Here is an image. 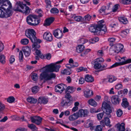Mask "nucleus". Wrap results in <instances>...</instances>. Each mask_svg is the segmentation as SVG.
Masks as SVG:
<instances>
[{"label": "nucleus", "mask_w": 131, "mask_h": 131, "mask_svg": "<svg viewBox=\"0 0 131 131\" xmlns=\"http://www.w3.org/2000/svg\"><path fill=\"white\" fill-rule=\"evenodd\" d=\"M25 36L30 40L33 43L32 46L34 47L40 48V43L41 40L36 37V33L35 30L32 29H29L25 31Z\"/></svg>", "instance_id": "f257e3e1"}, {"label": "nucleus", "mask_w": 131, "mask_h": 131, "mask_svg": "<svg viewBox=\"0 0 131 131\" xmlns=\"http://www.w3.org/2000/svg\"><path fill=\"white\" fill-rule=\"evenodd\" d=\"M26 22L30 26H36L39 24L40 20L38 16L35 15H29L26 18Z\"/></svg>", "instance_id": "f03ea898"}, {"label": "nucleus", "mask_w": 131, "mask_h": 131, "mask_svg": "<svg viewBox=\"0 0 131 131\" xmlns=\"http://www.w3.org/2000/svg\"><path fill=\"white\" fill-rule=\"evenodd\" d=\"M89 113L88 110H87L81 109L76 113L70 116L69 117L70 121H74L77 119L79 117H84L86 116Z\"/></svg>", "instance_id": "7ed1b4c3"}, {"label": "nucleus", "mask_w": 131, "mask_h": 131, "mask_svg": "<svg viewBox=\"0 0 131 131\" xmlns=\"http://www.w3.org/2000/svg\"><path fill=\"white\" fill-rule=\"evenodd\" d=\"M47 72L46 71H43L40 74V78L41 80H44L46 81L51 80L55 79L56 77L55 73L53 72Z\"/></svg>", "instance_id": "20e7f679"}, {"label": "nucleus", "mask_w": 131, "mask_h": 131, "mask_svg": "<svg viewBox=\"0 0 131 131\" xmlns=\"http://www.w3.org/2000/svg\"><path fill=\"white\" fill-rule=\"evenodd\" d=\"M98 27L96 24H92L89 27V29L90 31L94 33L95 35H101L104 34L106 33L105 29L103 30H101L99 29Z\"/></svg>", "instance_id": "39448f33"}, {"label": "nucleus", "mask_w": 131, "mask_h": 131, "mask_svg": "<svg viewBox=\"0 0 131 131\" xmlns=\"http://www.w3.org/2000/svg\"><path fill=\"white\" fill-rule=\"evenodd\" d=\"M61 67L60 65H57L53 63H51L45 67V70L44 71L49 72H57Z\"/></svg>", "instance_id": "423d86ee"}, {"label": "nucleus", "mask_w": 131, "mask_h": 131, "mask_svg": "<svg viewBox=\"0 0 131 131\" xmlns=\"http://www.w3.org/2000/svg\"><path fill=\"white\" fill-rule=\"evenodd\" d=\"M26 6V4H24L23 2L18 1L16 3L15 6L13 8V10L15 12H20L24 9Z\"/></svg>", "instance_id": "0eeeda50"}, {"label": "nucleus", "mask_w": 131, "mask_h": 131, "mask_svg": "<svg viewBox=\"0 0 131 131\" xmlns=\"http://www.w3.org/2000/svg\"><path fill=\"white\" fill-rule=\"evenodd\" d=\"M104 61V60L102 58H99L95 59L93 63L94 68L96 69H99Z\"/></svg>", "instance_id": "6e6552de"}, {"label": "nucleus", "mask_w": 131, "mask_h": 131, "mask_svg": "<svg viewBox=\"0 0 131 131\" xmlns=\"http://www.w3.org/2000/svg\"><path fill=\"white\" fill-rule=\"evenodd\" d=\"M10 8L8 7L4 10L5 13L3 11V10H1V14L0 15V17L2 18H7L11 16L12 14L13 13L12 10L10 9Z\"/></svg>", "instance_id": "1a4fd4ad"}, {"label": "nucleus", "mask_w": 131, "mask_h": 131, "mask_svg": "<svg viewBox=\"0 0 131 131\" xmlns=\"http://www.w3.org/2000/svg\"><path fill=\"white\" fill-rule=\"evenodd\" d=\"M1 4L2 5L0 6V10H5L8 7L9 8L12 7V4L9 0H2Z\"/></svg>", "instance_id": "9d476101"}, {"label": "nucleus", "mask_w": 131, "mask_h": 131, "mask_svg": "<svg viewBox=\"0 0 131 131\" xmlns=\"http://www.w3.org/2000/svg\"><path fill=\"white\" fill-rule=\"evenodd\" d=\"M102 107V108H104L105 110V113L108 115L109 117H111L110 114L112 112V110L110 105L105 102L104 101L103 102Z\"/></svg>", "instance_id": "9b49d317"}, {"label": "nucleus", "mask_w": 131, "mask_h": 131, "mask_svg": "<svg viewBox=\"0 0 131 131\" xmlns=\"http://www.w3.org/2000/svg\"><path fill=\"white\" fill-rule=\"evenodd\" d=\"M67 87V85L63 83L57 84L54 87L55 92L61 94L63 91L65 90Z\"/></svg>", "instance_id": "f8f14e48"}, {"label": "nucleus", "mask_w": 131, "mask_h": 131, "mask_svg": "<svg viewBox=\"0 0 131 131\" xmlns=\"http://www.w3.org/2000/svg\"><path fill=\"white\" fill-rule=\"evenodd\" d=\"M121 59L122 60V61H121L119 62L115 63L113 64V65L112 66V67L116 65H116L117 66H118L123 65L131 63V59H126V57H122Z\"/></svg>", "instance_id": "ddd939ff"}, {"label": "nucleus", "mask_w": 131, "mask_h": 131, "mask_svg": "<svg viewBox=\"0 0 131 131\" xmlns=\"http://www.w3.org/2000/svg\"><path fill=\"white\" fill-rule=\"evenodd\" d=\"M110 119L107 117L104 118V119H102L100 122V124L103 127H105V125L109 127H111L112 125L110 124Z\"/></svg>", "instance_id": "4468645a"}, {"label": "nucleus", "mask_w": 131, "mask_h": 131, "mask_svg": "<svg viewBox=\"0 0 131 131\" xmlns=\"http://www.w3.org/2000/svg\"><path fill=\"white\" fill-rule=\"evenodd\" d=\"M31 122L36 124L37 125H39L41 122L42 118L39 116H33L30 118Z\"/></svg>", "instance_id": "2eb2a0df"}, {"label": "nucleus", "mask_w": 131, "mask_h": 131, "mask_svg": "<svg viewBox=\"0 0 131 131\" xmlns=\"http://www.w3.org/2000/svg\"><path fill=\"white\" fill-rule=\"evenodd\" d=\"M113 48L116 51V52L118 53L119 52H122L124 48L123 45L122 44L118 43L115 44L113 46Z\"/></svg>", "instance_id": "dca6fc26"}, {"label": "nucleus", "mask_w": 131, "mask_h": 131, "mask_svg": "<svg viewBox=\"0 0 131 131\" xmlns=\"http://www.w3.org/2000/svg\"><path fill=\"white\" fill-rule=\"evenodd\" d=\"M111 100L112 103L116 105L118 104L121 101L119 96L117 95L113 96L111 98Z\"/></svg>", "instance_id": "f3484780"}, {"label": "nucleus", "mask_w": 131, "mask_h": 131, "mask_svg": "<svg viewBox=\"0 0 131 131\" xmlns=\"http://www.w3.org/2000/svg\"><path fill=\"white\" fill-rule=\"evenodd\" d=\"M43 38L44 40L49 42L53 40L52 36L51 33L48 32H45L43 35Z\"/></svg>", "instance_id": "a211bd4d"}, {"label": "nucleus", "mask_w": 131, "mask_h": 131, "mask_svg": "<svg viewBox=\"0 0 131 131\" xmlns=\"http://www.w3.org/2000/svg\"><path fill=\"white\" fill-rule=\"evenodd\" d=\"M53 34L55 37L60 39L62 37L63 34L61 30L57 29L53 31Z\"/></svg>", "instance_id": "6ab92c4d"}, {"label": "nucleus", "mask_w": 131, "mask_h": 131, "mask_svg": "<svg viewBox=\"0 0 131 131\" xmlns=\"http://www.w3.org/2000/svg\"><path fill=\"white\" fill-rule=\"evenodd\" d=\"M22 50L26 57H28L31 52V48L28 46L24 47L22 48Z\"/></svg>", "instance_id": "aec40b11"}, {"label": "nucleus", "mask_w": 131, "mask_h": 131, "mask_svg": "<svg viewBox=\"0 0 131 131\" xmlns=\"http://www.w3.org/2000/svg\"><path fill=\"white\" fill-rule=\"evenodd\" d=\"M84 96L86 98L91 97L93 95V91L88 89L83 91Z\"/></svg>", "instance_id": "412c9836"}, {"label": "nucleus", "mask_w": 131, "mask_h": 131, "mask_svg": "<svg viewBox=\"0 0 131 131\" xmlns=\"http://www.w3.org/2000/svg\"><path fill=\"white\" fill-rule=\"evenodd\" d=\"M54 20V18L53 17L46 19L43 24V25L46 27L50 26L53 22Z\"/></svg>", "instance_id": "4be33fe9"}, {"label": "nucleus", "mask_w": 131, "mask_h": 131, "mask_svg": "<svg viewBox=\"0 0 131 131\" xmlns=\"http://www.w3.org/2000/svg\"><path fill=\"white\" fill-rule=\"evenodd\" d=\"M104 22V21L103 20H101L98 22L97 25L99 26L98 28L99 29L101 30H103V29H105L106 30V32H107V28L105 24H103Z\"/></svg>", "instance_id": "5701e85b"}, {"label": "nucleus", "mask_w": 131, "mask_h": 131, "mask_svg": "<svg viewBox=\"0 0 131 131\" xmlns=\"http://www.w3.org/2000/svg\"><path fill=\"white\" fill-rule=\"evenodd\" d=\"M116 128L117 131H125V124L124 123H122L121 124L118 123L116 124L115 126Z\"/></svg>", "instance_id": "b1692460"}, {"label": "nucleus", "mask_w": 131, "mask_h": 131, "mask_svg": "<svg viewBox=\"0 0 131 131\" xmlns=\"http://www.w3.org/2000/svg\"><path fill=\"white\" fill-rule=\"evenodd\" d=\"M85 80L86 82L91 83L94 81L93 77L89 74L86 75L84 77Z\"/></svg>", "instance_id": "393cba45"}, {"label": "nucleus", "mask_w": 131, "mask_h": 131, "mask_svg": "<svg viewBox=\"0 0 131 131\" xmlns=\"http://www.w3.org/2000/svg\"><path fill=\"white\" fill-rule=\"evenodd\" d=\"M113 64L109 67H107V65L106 63H105L104 65H101V67L99 69L100 71H102L107 69H111L117 67L116 65L112 67Z\"/></svg>", "instance_id": "a878e982"}, {"label": "nucleus", "mask_w": 131, "mask_h": 131, "mask_svg": "<svg viewBox=\"0 0 131 131\" xmlns=\"http://www.w3.org/2000/svg\"><path fill=\"white\" fill-rule=\"evenodd\" d=\"M38 101L39 103L40 104H46L48 102V100L47 99H46L44 97H42L40 96L38 98Z\"/></svg>", "instance_id": "bb28decb"}, {"label": "nucleus", "mask_w": 131, "mask_h": 131, "mask_svg": "<svg viewBox=\"0 0 131 131\" xmlns=\"http://www.w3.org/2000/svg\"><path fill=\"white\" fill-rule=\"evenodd\" d=\"M84 127L87 128H90L91 130H93L94 127L93 123L92 122H87L84 125Z\"/></svg>", "instance_id": "cd10ccee"}, {"label": "nucleus", "mask_w": 131, "mask_h": 131, "mask_svg": "<svg viewBox=\"0 0 131 131\" xmlns=\"http://www.w3.org/2000/svg\"><path fill=\"white\" fill-rule=\"evenodd\" d=\"M128 102L127 101L126 98H124L123 99L122 102L121 103L122 106L124 108H126L129 106Z\"/></svg>", "instance_id": "c85d7f7f"}, {"label": "nucleus", "mask_w": 131, "mask_h": 131, "mask_svg": "<svg viewBox=\"0 0 131 131\" xmlns=\"http://www.w3.org/2000/svg\"><path fill=\"white\" fill-rule=\"evenodd\" d=\"M72 17L73 18L74 20L76 21L83 22V18L81 16H76L75 14H74Z\"/></svg>", "instance_id": "c756f323"}, {"label": "nucleus", "mask_w": 131, "mask_h": 131, "mask_svg": "<svg viewBox=\"0 0 131 131\" xmlns=\"http://www.w3.org/2000/svg\"><path fill=\"white\" fill-rule=\"evenodd\" d=\"M76 88L73 86H68L66 89V92H68L70 93H72L75 91Z\"/></svg>", "instance_id": "7c9ffc66"}, {"label": "nucleus", "mask_w": 131, "mask_h": 131, "mask_svg": "<svg viewBox=\"0 0 131 131\" xmlns=\"http://www.w3.org/2000/svg\"><path fill=\"white\" fill-rule=\"evenodd\" d=\"M107 78L108 82L110 83H112L117 79L113 75H107Z\"/></svg>", "instance_id": "2f4dec72"}, {"label": "nucleus", "mask_w": 131, "mask_h": 131, "mask_svg": "<svg viewBox=\"0 0 131 131\" xmlns=\"http://www.w3.org/2000/svg\"><path fill=\"white\" fill-rule=\"evenodd\" d=\"M30 10L31 9L29 7L26 6L24 8V9L22 10V12H20L25 14V15H27L30 13Z\"/></svg>", "instance_id": "473e14b6"}, {"label": "nucleus", "mask_w": 131, "mask_h": 131, "mask_svg": "<svg viewBox=\"0 0 131 131\" xmlns=\"http://www.w3.org/2000/svg\"><path fill=\"white\" fill-rule=\"evenodd\" d=\"M118 20L121 23L124 24H127L128 22L126 18L124 17H121L118 18Z\"/></svg>", "instance_id": "72a5a7b5"}, {"label": "nucleus", "mask_w": 131, "mask_h": 131, "mask_svg": "<svg viewBox=\"0 0 131 131\" xmlns=\"http://www.w3.org/2000/svg\"><path fill=\"white\" fill-rule=\"evenodd\" d=\"M85 47L83 45H79L76 47L77 52L78 53H81L84 49Z\"/></svg>", "instance_id": "f704fd0d"}, {"label": "nucleus", "mask_w": 131, "mask_h": 131, "mask_svg": "<svg viewBox=\"0 0 131 131\" xmlns=\"http://www.w3.org/2000/svg\"><path fill=\"white\" fill-rule=\"evenodd\" d=\"M27 101L31 104H35L37 102V100L33 97H29L27 98Z\"/></svg>", "instance_id": "c9c22d12"}, {"label": "nucleus", "mask_w": 131, "mask_h": 131, "mask_svg": "<svg viewBox=\"0 0 131 131\" xmlns=\"http://www.w3.org/2000/svg\"><path fill=\"white\" fill-rule=\"evenodd\" d=\"M89 104L94 107H96L97 105V103L95 100L92 99L89 100L88 101Z\"/></svg>", "instance_id": "e433bc0d"}, {"label": "nucleus", "mask_w": 131, "mask_h": 131, "mask_svg": "<svg viewBox=\"0 0 131 131\" xmlns=\"http://www.w3.org/2000/svg\"><path fill=\"white\" fill-rule=\"evenodd\" d=\"M6 62V57L4 54L0 56V62L2 64H4Z\"/></svg>", "instance_id": "4c0bfd02"}, {"label": "nucleus", "mask_w": 131, "mask_h": 131, "mask_svg": "<svg viewBox=\"0 0 131 131\" xmlns=\"http://www.w3.org/2000/svg\"><path fill=\"white\" fill-rule=\"evenodd\" d=\"M61 104L63 106H69L71 104V101L69 100H67L64 101H63V102H61Z\"/></svg>", "instance_id": "58836bf2"}, {"label": "nucleus", "mask_w": 131, "mask_h": 131, "mask_svg": "<svg viewBox=\"0 0 131 131\" xmlns=\"http://www.w3.org/2000/svg\"><path fill=\"white\" fill-rule=\"evenodd\" d=\"M90 17V15L88 14L84 16L83 18V22L84 23H86V21H90L91 20Z\"/></svg>", "instance_id": "ea45409f"}, {"label": "nucleus", "mask_w": 131, "mask_h": 131, "mask_svg": "<svg viewBox=\"0 0 131 131\" xmlns=\"http://www.w3.org/2000/svg\"><path fill=\"white\" fill-rule=\"evenodd\" d=\"M115 38L113 37L110 38L108 39V40L109 42V44L110 46H112L114 45V42L115 41Z\"/></svg>", "instance_id": "a19ab883"}, {"label": "nucleus", "mask_w": 131, "mask_h": 131, "mask_svg": "<svg viewBox=\"0 0 131 131\" xmlns=\"http://www.w3.org/2000/svg\"><path fill=\"white\" fill-rule=\"evenodd\" d=\"M129 30L126 29L123 30L121 31V35L123 36H125L129 33Z\"/></svg>", "instance_id": "79ce46f5"}, {"label": "nucleus", "mask_w": 131, "mask_h": 131, "mask_svg": "<svg viewBox=\"0 0 131 131\" xmlns=\"http://www.w3.org/2000/svg\"><path fill=\"white\" fill-rule=\"evenodd\" d=\"M91 49H87L84 50L83 53L80 54V56L82 57H84L86 54H88L89 52L91 51Z\"/></svg>", "instance_id": "37998d69"}, {"label": "nucleus", "mask_w": 131, "mask_h": 131, "mask_svg": "<svg viewBox=\"0 0 131 131\" xmlns=\"http://www.w3.org/2000/svg\"><path fill=\"white\" fill-rule=\"evenodd\" d=\"M88 40L83 38H80L78 40V42L81 43V45H83L84 43L87 42Z\"/></svg>", "instance_id": "c03bdc74"}, {"label": "nucleus", "mask_w": 131, "mask_h": 131, "mask_svg": "<svg viewBox=\"0 0 131 131\" xmlns=\"http://www.w3.org/2000/svg\"><path fill=\"white\" fill-rule=\"evenodd\" d=\"M99 38L98 37H96L92 38L90 40L91 43H94L96 42H98L99 40Z\"/></svg>", "instance_id": "a18cd8bd"}, {"label": "nucleus", "mask_w": 131, "mask_h": 131, "mask_svg": "<svg viewBox=\"0 0 131 131\" xmlns=\"http://www.w3.org/2000/svg\"><path fill=\"white\" fill-rule=\"evenodd\" d=\"M19 61L20 62H22L23 61V54L21 50L20 51L19 53Z\"/></svg>", "instance_id": "49530a36"}, {"label": "nucleus", "mask_w": 131, "mask_h": 131, "mask_svg": "<svg viewBox=\"0 0 131 131\" xmlns=\"http://www.w3.org/2000/svg\"><path fill=\"white\" fill-rule=\"evenodd\" d=\"M28 127L32 130H37L38 129L36 125L33 124H29L28 125Z\"/></svg>", "instance_id": "de8ad7c7"}, {"label": "nucleus", "mask_w": 131, "mask_h": 131, "mask_svg": "<svg viewBox=\"0 0 131 131\" xmlns=\"http://www.w3.org/2000/svg\"><path fill=\"white\" fill-rule=\"evenodd\" d=\"M120 2L124 5H129L131 4V0H121Z\"/></svg>", "instance_id": "09e8293b"}, {"label": "nucleus", "mask_w": 131, "mask_h": 131, "mask_svg": "<svg viewBox=\"0 0 131 131\" xmlns=\"http://www.w3.org/2000/svg\"><path fill=\"white\" fill-rule=\"evenodd\" d=\"M50 12L52 14L58 13H59V10L56 8H53L50 10Z\"/></svg>", "instance_id": "8fccbe9b"}, {"label": "nucleus", "mask_w": 131, "mask_h": 131, "mask_svg": "<svg viewBox=\"0 0 131 131\" xmlns=\"http://www.w3.org/2000/svg\"><path fill=\"white\" fill-rule=\"evenodd\" d=\"M31 78L32 80L34 81H37L38 79V75L37 73H34L31 76Z\"/></svg>", "instance_id": "3c124183"}, {"label": "nucleus", "mask_w": 131, "mask_h": 131, "mask_svg": "<svg viewBox=\"0 0 131 131\" xmlns=\"http://www.w3.org/2000/svg\"><path fill=\"white\" fill-rule=\"evenodd\" d=\"M123 114V111L120 109H118L116 112V114L118 117H120Z\"/></svg>", "instance_id": "603ef678"}, {"label": "nucleus", "mask_w": 131, "mask_h": 131, "mask_svg": "<svg viewBox=\"0 0 131 131\" xmlns=\"http://www.w3.org/2000/svg\"><path fill=\"white\" fill-rule=\"evenodd\" d=\"M28 40L27 38H24L21 40V44L23 45H26L29 43Z\"/></svg>", "instance_id": "864d4df0"}, {"label": "nucleus", "mask_w": 131, "mask_h": 131, "mask_svg": "<svg viewBox=\"0 0 131 131\" xmlns=\"http://www.w3.org/2000/svg\"><path fill=\"white\" fill-rule=\"evenodd\" d=\"M104 114V112L99 113L97 114V119L99 120L101 119Z\"/></svg>", "instance_id": "5fc2aeb1"}, {"label": "nucleus", "mask_w": 131, "mask_h": 131, "mask_svg": "<svg viewBox=\"0 0 131 131\" xmlns=\"http://www.w3.org/2000/svg\"><path fill=\"white\" fill-rule=\"evenodd\" d=\"M15 101V98L13 96H10L7 99V102L9 103H12Z\"/></svg>", "instance_id": "6e6d98bb"}, {"label": "nucleus", "mask_w": 131, "mask_h": 131, "mask_svg": "<svg viewBox=\"0 0 131 131\" xmlns=\"http://www.w3.org/2000/svg\"><path fill=\"white\" fill-rule=\"evenodd\" d=\"M45 2L46 4V8L51 7V2L50 0H45Z\"/></svg>", "instance_id": "4d7b16f0"}, {"label": "nucleus", "mask_w": 131, "mask_h": 131, "mask_svg": "<svg viewBox=\"0 0 131 131\" xmlns=\"http://www.w3.org/2000/svg\"><path fill=\"white\" fill-rule=\"evenodd\" d=\"M78 72H80L82 71L85 72L88 70V69L86 68L83 67H79V68L78 69Z\"/></svg>", "instance_id": "13d9d810"}, {"label": "nucleus", "mask_w": 131, "mask_h": 131, "mask_svg": "<svg viewBox=\"0 0 131 131\" xmlns=\"http://www.w3.org/2000/svg\"><path fill=\"white\" fill-rule=\"evenodd\" d=\"M71 70H70V71H69L65 69L63 70V72H62V73L63 74L70 75L71 73Z\"/></svg>", "instance_id": "bf43d9fd"}, {"label": "nucleus", "mask_w": 131, "mask_h": 131, "mask_svg": "<svg viewBox=\"0 0 131 131\" xmlns=\"http://www.w3.org/2000/svg\"><path fill=\"white\" fill-rule=\"evenodd\" d=\"M106 9V7L104 6H102L99 10V12L100 13L103 12H104Z\"/></svg>", "instance_id": "052dcab7"}, {"label": "nucleus", "mask_w": 131, "mask_h": 131, "mask_svg": "<svg viewBox=\"0 0 131 131\" xmlns=\"http://www.w3.org/2000/svg\"><path fill=\"white\" fill-rule=\"evenodd\" d=\"M111 47L110 49V53L111 55L114 54V53H116V51L114 49L113 46Z\"/></svg>", "instance_id": "680f3d73"}, {"label": "nucleus", "mask_w": 131, "mask_h": 131, "mask_svg": "<svg viewBox=\"0 0 131 131\" xmlns=\"http://www.w3.org/2000/svg\"><path fill=\"white\" fill-rule=\"evenodd\" d=\"M32 48H34V49L36 50L35 52L36 54L38 56H39L41 54V51L40 50H38V49L39 48H37L33 47L32 46Z\"/></svg>", "instance_id": "e2e57ef3"}, {"label": "nucleus", "mask_w": 131, "mask_h": 131, "mask_svg": "<svg viewBox=\"0 0 131 131\" xmlns=\"http://www.w3.org/2000/svg\"><path fill=\"white\" fill-rule=\"evenodd\" d=\"M9 63L10 64L12 63L15 61V57L14 56H11L9 59Z\"/></svg>", "instance_id": "0e129e2a"}, {"label": "nucleus", "mask_w": 131, "mask_h": 131, "mask_svg": "<svg viewBox=\"0 0 131 131\" xmlns=\"http://www.w3.org/2000/svg\"><path fill=\"white\" fill-rule=\"evenodd\" d=\"M118 25V24L117 23H113L110 24V25L109 26L112 28H115L117 27Z\"/></svg>", "instance_id": "69168bd1"}, {"label": "nucleus", "mask_w": 131, "mask_h": 131, "mask_svg": "<svg viewBox=\"0 0 131 131\" xmlns=\"http://www.w3.org/2000/svg\"><path fill=\"white\" fill-rule=\"evenodd\" d=\"M38 88V86H35L34 87H32V92L34 93H36L37 92V89Z\"/></svg>", "instance_id": "338daca9"}, {"label": "nucleus", "mask_w": 131, "mask_h": 131, "mask_svg": "<svg viewBox=\"0 0 131 131\" xmlns=\"http://www.w3.org/2000/svg\"><path fill=\"white\" fill-rule=\"evenodd\" d=\"M95 131H102V128L100 125H98L96 126L95 129Z\"/></svg>", "instance_id": "774afa93"}]
</instances>
